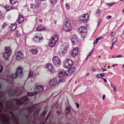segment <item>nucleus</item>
<instances>
[{
    "label": "nucleus",
    "instance_id": "nucleus-1",
    "mask_svg": "<svg viewBox=\"0 0 124 124\" xmlns=\"http://www.w3.org/2000/svg\"><path fill=\"white\" fill-rule=\"evenodd\" d=\"M22 69L23 68L20 66H19L18 67L16 72L13 74L12 75V77L13 79L16 78L19 74L20 75L22 74Z\"/></svg>",
    "mask_w": 124,
    "mask_h": 124
},
{
    "label": "nucleus",
    "instance_id": "nucleus-2",
    "mask_svg": "<svg viewBox=\"0 0 124 124\" xmlns=\"http://www.w3.org/2000/svg\"><path fill=\"white\" fill-rule=\"evenodd\" d=\"M58 39V37L57 35H55L54 36L51 38L49 43V45L51 47L54 46Z\"/></svg>",
    "mask_w": 124,
    "mask_h": 124
},
{
    "label": "nucleus",
    "instance_id": "nucleus-3",
    "mask_svg": "<svg viewBox=\"0 0 124 124\" xmlns=\"http://www.w3.org/2000/svg\"><path fill=\"white\" fill-rule=\"evenodd\" d=\"M89 15L86 13L84 16H79V19L81 21L85 23H87L89 19Z\"/></svg>",
    "mask_w": 124,
    "mask_h": 124
},
{
    "label": "nucleus",
    "instance_id": "nucleus-4",
    "mask_svg": "<svg viewBox=\"0 0 124 124\" xmlns=\"http://www.w3.org/2000/svg\"><path fill=\"white\" fill-rule=\"evenodd\" d=\"M52 61L54 64L56 66H59L61 64V61L59 58L57 56L53 57Z\"/></svg>",
    "mask_w": 124,
    "mask_h": 124
},
{
    "label": "nucleus",
    "instance_id": "nucleus-5",
    "mask_svg": "<svg viewBox=\"0 0 124 124\" xmlns=\"http://www.w3.org/2000/svg\"><path fill=\"white\" fill-rule=\"evenodd\" d=\"M16 59L18 61H21L23 60V54L22 51H19L16 53Z\"/></svg>",
    "mask_w": 124,
    "mask_h": 124
},
{
    "label": "nucleus",
    "instance_id": "nucleus-6",
    "mask_svg": "<svg viewBox=\"0 0 124 124\" xmlns=\"http://www.w3.org/2000/svg\"><path fill=\"white\" fill-rule=\"evenodd\" d=\"M66 62L65 64V67L66 68H70L73 65V62L70 59L66 60Z\"/></svg>",
    "mask_w": 124,
    "mask_h": 124
},
{
    "label": "nucleus",
    "instance_id": "nucleus-7",
    "mask_svg": "<svg viewBox=\"0 0 124 124\" xmlns=\"http://www.w3.org/2000/svg\"><path fill=\"white\" fill-rule=\"evenodd\" d=\"M78 39L76 35H73L71 38V41L73 45L77 44L78 42Z\"/></svg>",
    "mask_w": 124,
    "mask_h": 124
},
{
    "label": "nucleus",
    "instance_id": "nucleus-8",
    "mask_svg": "<svg viewBox=\"0 0 124 124\" xmlns=\"http://www.w3.org/2000/svg\"><path fill=\"white\" fill-rule=\"evenodd\" d=\"M47 69L52 73H53L55 71L52 64L49 63L47 64L46 66Z\"/></svg>",
    "mask_w": 124,
    "mask_h": 124
},
{
    "label": "nucleus",
    "instance_id": "nucleus-9",
    "mask_svg": "<svg viewBox=\"0 0 124 124\" xmlns=\"http://www.w3.org/2000/svg\"><path fill=\"white\" fill-rule=\"evenodd\" d=\"M63 29L64 31H70L71 29L70 24L64 25L63 26Z\"/></svg>",
    "mask_w": 124,
    "mask_h": 124
},
{
    "label": "nucleus",
    "instance_id": "nucleus-10",
    "mask_svg": "<svg viewBox=\"0 0 124 124\" xmlns=\"http://www.w3.org/2000/svg\"><path fill=\"white\" fill-rule=\"evenodd\" d=\"M78 48L76 47L74 48L72 51L71 53L73 57L77 56L78 53Z\"/></svg>",
    "mask_w": 124,
    "mask_h": 124
},
{
    "label": "nucleus",
    "instance_id": "nucleus-11",
    "mask_svg": "<svg viewBox=\"0 0 124 124\" xmlns=\"http://www.w3.org/2000/svg\"><path fill=\"white\" fill-rule=\"evenodd\" d=\"M87 31V28L83 26L81 27L79 29V31L81 33H86Z\"/></svg>",
    "mask_w": 124,
    "mask_h": 124
},
{
    "label": "nucleus",
    "instance_id": "nucleus-12",
    "mask_svg": "<svg viewBox=\"0 0 124 124\" xmlns=\"http://www.w3.org/2000/svg\"><path fill=\"white\" fill-rule=\"evenodd\" d=\"M41 39H42V38L35 36L33 39V41L35 42L38 43L40 42Z\"/></svg>",
    "mask_w": 124,
    "mask_h": 124
},
{
    "label": "nucleus",
    "instance_id": "nucleus-13",
    "mask_svg": "<svg viewBox=\"0 0 124 124\" xmlns=\"http://www.w3.org/2000/svg\"><path fill=\"white\" fill-rule=\"evenodd\" d=\"M57 79L56 78H53L50 81L49 84L50 85H55L57 83Z\"/></svg>",
    "mask_w": 124,
    "mask_h": 124
},
{
    "label": "nucleus",
    "instance_id": "nucleus-14",
    "mask_svg": "<svg viewBox=\"0 0 124 124\" xmlns=\"http://www.w3.org/2000/svg\"><path fill=\"white\" fill-rule=\"evenodd\" d=\"M71 112V108L70 106H68L66 107L65 110V114L68 115L70 114Z\"/></svg>",
    "mask_w": 124,
    "mask_h": 124
},
{
    "label": "nucleus",
    "instance_id": "nucleus-15",
    "mask_svg": "<svg viewBox=\"0 0 124 124\" xmlns=\"http://www.w3.org/2000/svg\"><path fill=\"white\" fill-rule=\"evenodd\" d=\"M11 55L8 53H6V52H4L3 53V56L5 60H8Z\"/></svg>",
    "mask_w": 124,
    "mask_h": 124
},
{
    "label": "nucleus",
    "instance_id": "nucleus-16",
    "mask_svg": "<svg viewBox=\"0 0 124 124\" xmlns=\"http://www.w3.org/2000/svg\"><path fill=\"white\" fill-rule=\"evenodd\" d=\"M4 52H6V53H8L11 55L12 53L11 49V47H6Z\"/></svg>",
    "mask_w": 124,
    "mask_h": 124
},
{
    "label": "nucleus",
    "instance_id": "nucleus-17",
    "mask_svg": "<svg viewBox=\"0 0 124 124\" xmlns=\"http://www.w3.org/2000/svg\"><path fill=\"white\" fill-rule=\"evenodd\" d=\"M36 29L37 31H40L45 30L46 29V28L43 26L40 25V26H37Z\"/></svg>",
    "mask_w": 124,
    "mask_h": 124
},
{
    "label": "nucleus",
    "instance_id": "nucleus-18",
    "mask_svg": "<svg viewBox=\"0 0 124 124\" xmlns=\"http://www.w3.org/2000/svg\"><path fill=\"white\" fill-rule=\"evenodd\" d=\"M68 74L65 71H62L59 73V77L60 78H62L65 75H67Z\"/></svg>",
    "mask_w": 124,
    "mask_h": 124
},
{
    "label": "nucleus",
    "instance_id": "nucleus-19",
    "mask_svg": "<svg viewBox=\"0 0 124 124\" xmlns=\"http://www.w3.org/2000/svg\"><path fill=\"white\" fill-rule=\"evenodd\" d=\"M68 70V72L70 74H71L73 73L75 70V69L74 67H71Z\"/></svg>",
    "mask_w": 124,
    "mask_h": 124
},
{
    "label": "nucleus",
    "instance_id": "nucleus-20",
    "mask_svg": "<svg viewBox=\"0 0 124 124\" xmlns=\"http://www.w3.org/2000/svg\"><path fill=\"white\" fill-rule=\"evenodd\" d=\"M24 20V18L23 16L20 15L19 16V18L18 21V22L19 24H20L22 23Z\"/></svg>",
    "mask_w": 124,
    "mask_h": 124
},
{
    "label": "nucleus",
    "instance_id": "nucleus-21",
    "mask_svg": "<svg viewBox=\"0 0 124 124\" xmlns=\"http://www.w3.org/2000/svg\"><path fill=\"white\" fill-rule=\"evenodd\" d=\"M35 88L37 90L38 92H40L43 90V87L42 86H37Z\"/></svg>",
    "mask_w": 124,
    "mask_h": 124
},
{
    "label": "nucleus",
    "instance_id": "nucleus-22",
    "mask_svg": "<svg viewBox=\"0 0 124 124\" xmlns=\"http://www.w3.org/2000/svg\"><path fill=\"white\" fill-rule=\"evenodd\" d=\"M105 75V73H101L97 75L96 76V77L97 78H99L101 77H103Z\"/></svg>",
    "mask_w": 124,
    "mask_h": 124
},
{
    "label": "nucleus",
    "instance_id": "nucleus-23",
    "mask_svg": "<svg viewBox=\"0 0 124 124\" xmlns=\"http://www.w3.org/2000/svg\"><path fill=\"white\" fill-rule=\"evenodd\" d=\"M4 8L7 11H8L13 8L14 7H11L10 6H9L8 5H7L4 6Z\"/></svg>",
    "mask_w": 124,
    "mask_h": 124
},
{
    "label": "nucleus",
    "instance_id": "nucleus-24",
    "mask_svg": "<svg viewBox=\"0 0 124 124\" xmlns=\"http://www.w3.org/2000/svg\"><path fill=\"white\" fill-rule=\"evenodd\" d=\"M37 6L38 7H39V3H37V4H36V5H35L34 4L32 3L31 5V8L32 9L35 8Z\"/></svg>",
    "mask_w": 124,
    "mask_h": 124
},
{
    "label": "nucleus",
    "instance_id": "nucleus-25",
    "mask_svg": "<svg viewBox=\"0 0 124 124\" xmlns=\"http://www.w3.org/2000/svg\"><path fill=\"white\" fill-rule=\"evenodd\" d=\"M30 50L31 51L32 54H37L38 52L36 48L31 49H30Z\"/></svg>",
    "mask_w": 124,
    "mask_h": 124
},
{
    "label": "nucleus",
    "instance_id": "nucleus-26",
    "mask_svg": "<svg viewBox=\"0 0 124 124\" xmlns=\"http://www.w3.org/2000/svg\"><path fill=\"white\" fill-rule=\"evenodd\" d=\"M64 24H70V22L69 20L67 18H66L64 22Z\"/></svg>",
    "mask_w": 124,
    "mask_h": 124
},
{
    "label": "nucleus",
    "instance_id": "nucleus-27",
    "mask_svg": "<svg viewBox=\"0 0 124 124\" xmlns=\"http://www.w3.org/2000/svg\"><path fill=\"white\" fill-rule=\"evenodd\" d=\"M117 39L116 38L114 37L113 38L112 40V46H113V45L114 43L117 41Z\"/></svg>",
    "mask_w": 124,
    "mask_h": 124
},
{
    "label": "nucleus",
    "instance_id": "nucleus-28",
    "mask_svg": "<svg viewBox=\"0 0 124 124\" xmlns=\"http://www.w3.org/2000/svg\"><path fill=\"white\" fill-rule=\"evenodd\" d=\"M15 102L16 104H23V102L21 101L20 100H16L15 101Z\"/></svg>",
    "mask_w": 124,
    "mask_h": 124
},
{
    "label": "nucleus",
    "instance_id": "nucleus-29",
    "mask_svg": "<svg viewBox=\"0 0 124 124\" xmlns=\"http://www.w3.org/2000/svg\"><path fill=\"white\" fill-rule=\"evenodd\" d=\"M36 94V92H33L29 93L28 94V95L29 96H33Z\"/></svg>",
    "mask_w": 124,
    "mask_h": 124
},
{
    "label": "nucleus",
    "instance_id": "nucleus-30",
    "mask_svg": "<svg viewBox=\"0 0 124 124\" xmlns=\"http://www.w3.org/2000/svg\"><path fill=\"white\" fill-rule=\"evenodd\" d=\"M33 72L31 70L30 71L29 73V76H28V78H31L32 77L33 75Z\"/></svg>",
    "mask_w": 124,
    "mask_h": 124
},
{
    "label": "nucleus",
    "instance_id": "nucleus-31",
    "mask_svg": "<svg viewBox=\"0 0 124 124\" xmlns=\"http://www.w3.org/2000/svg\"><path fill=\"white\" fill-rule=\"evenodd\" d=\"M10 3L12 4H15L17 2V0H10Z\"/></svg>",
    "mask_w": 124,
    "mask_h": 124
},
{
    "label": "nucleus",
    "instance_id": "nucleus-32",
    "mask_svg": "<svg viewBox=\"0 0 124 124\" xmlns=\"http://www.w3.org/2000/svg\"><path fill=\"white\" fill-rule=\"evenodd\" d=\"M16 27V25L14 24H12L10 27L11 28V30H15Z\"/></svg>",
    "mask_w": 124,
    "mask_h": 124
},
{
    "label": "nucleus",
    "instance_id": "nucleus-33",
    "mask_svg": "<svg viewBox=\"0 0 124 124\" xmlns=\"http://www.w3.org/2000/svg\"><path fill=\"white\" fill-rule=\"evenodd\" d=\"M28 100V98L26 96L23 97L22 99V101H26Z\"/></svg>",
    "mask_w": 124,
    "mask_h": 124
},
{
    "label": "nucleus",
    "instance_id": "nucleus-34",
    "mask_svg": "<svg viewBox=\"0 0 124 124\" xmlns=\"http://www.w3.org/2000/svg\"><path fill=\"white\" fill-rule=\"evenodd\" d=\"M51 3L52 4H54L57 2V0H50Z\"/></svg>",
    "mask_w": 124,
    "mask_h": 124
},
{
    "label": "nucleus",
    "instance_id": "nucleus-35",
    "mask_svg": "<svg viewBox=\"0 0 124 124\" xmlns=\"http://www.w3.org/2000/svg\"><path fill=\"white\" fill-rule=\"evenodd\" d=\"M102 37H99L98 38H97L96 39V41L95 43H93V44H95V43H97L98 41V40L101 39Z\"/></svg>",
    "mask_w": 124,
    "mask_h": 124
},
{
    "label": "nucleus",
    "instance_id": "nucleus-36",
    "mask_svg": "<svg viewBox=\"0 0 124 124\" xmlns=\"http://www.w3.org/2000/svg\"><path fill=\"white\" fill-rule=\"evenodd\" d=\"M65 81V79H62L59 81L58 82V84H60L61 83L64 82Z\"/></svg>",
    "mask_w": 124,
    "mask_h": 124
},
{
    "label": "nucleus",
    "instance_id": "nucleus-37",
    "mask_svg": "<svg viewBox=\"0 0 124 124\" xmlns=\"http://www.w3.org/2000/svg\"><path fill=\"white\" fill-rule=\"evenodd\" d=\"M116 34V33L115 32L113 31L111 33V36L113 37Z\"/></svg>",
    "mask_w": 124,
    "mask_h": 124
},
{
    "label": "nucleus",
    "instance_id": "nucleus-38",
    "mask_svg": "<svg viewBox=\"0 0 124 124\" xmlns=\"http://www.w3.org/2000/svg\"><path fill=\"white\" fill-rule=\"evenodd\" d=\"M3 69V66L1 65H0V73L2 72Z\"/></svg>",
    "mask_w": 124,
    "mask_h": 124
},
{
    "label": "nucleus",
    "instance_id": "nucleus-39",
    "mask_svg": "<svg viewBox=\"0 0 124 124\" xmlns=\"http://www.w3.org/2000/svg\"><path fill=\"white\" fill-rule=\"evenodd\" d=\"M66 8L68 10L70 9L69 5L68 4H66L65 5Z\"/></svg>",
    "mask_w": 124,
    "mask_h": 124
},
{
    "label": "nucleus",
    "instance_id": "nucleus-40",
    "mask_svg": "<svg viewBox=\"0 0 124 124\" xmlns=\"http://www.w3.org/2000/svg\"><path fill=\"white\" fill-rule=\"evenodd\" d=\"M39 109H38L36 110L35 112V114L37 115L38 114H39Z\"/></svg>",
    "mask_w": 124,
    "mask_h": 124
},
{
    "label": "nucleus",
    "instance_id": "nucleus-41",
    "mask_svg": "<svg viewBox=\"0 0 124 124\" xmlns=\"http://www.w3.org/2000/svg\"><path fill=\"white\" fill-rule=\"evenodd\" d=\"M85 34L81 33V37L83 38H84L85 37Z\"/></svg>",
    "mask_w": 124,
    "mask_h": 124
},
{
    "label": "nucleus",
    "instance_id": "nucleus-42",
    "mask_svg": "<svg viewBox=\"0 0 124 124\" xmlns=\"http://www.w3.org/2000/svg\"><path fill=\"white\" fill-rule=\"evenodd\" d=\"M38 104H36L34 106H31V108H33V109L35 107H37V106H38Z\"/></svg>",
    "mask_w": 124,
    "mask_h": 124
},
{
    "label": "nucleus",
    "instance_id": "nucleus-43",
    "mask_svg": "<svg viewBox=\"0 0 124 124\" xmlns=\"http://www.w3.org/2000/svg\"><path fill=\"white\" fill-rule=\"evenodd\" d=\"M6 26V24L5 23H4L2 26V28H4Z\"/></svg>",
    "mask_w": 124,
    "mask_h": 124
},
{
    "label": "nucleus",
    "instance_id": "nucleus-44",
    "mask_svg": "<svg viewBox=\"0 0 124 124\" xmlns=\"http://www.w3.org/2000/svg\"><path fill=\"white\" fill-rule=\"evenodd\" d=\"M47 111V110H44L43 111V116H44L45 115V114L46 113Z\"/></svg>",
    "mask_w": 124,
    "mask_h": 124
},
{
    "label": "nucleus",
    "instance_id": "nucleus-45",
    "mask_svg": "<svg viewBox=\"0 0 124 124\" xmlns=\"http://www.w3.org/2000/svg\"><path fill=\"white\" fill-rule=\"evenodd\" d=\"M92 54V53H91L90 52L89 53V55H88L86 59H87L90 57V56Z\"/></svg>",
    "mask_w": 124,
    "mask_h": 124
},
{
    "label": "nucleus",
    "instance_id": "nucleus-46",
    "mask_svg": "<svg viewBox=\"0 0 124 124\" xmlns=\"http://www.w3.org/2000/svg\"><path fill=\"white\" fill-rule=\"evenodd\" d=\"M67 50H65L64 51H62V53L63 54H64L66 53L67 52Z\"/></svg>",
    "mask_w": 124,
    "mask_h": 124
},
{
    "label": "nucleus",
    "instance_id": "nucleus-47",
    "mask_svg": "<svg viewBox=\"0 0 124 124\" xmlns=\"http://www.w3.org/2000/svg\"><path fill=\"white\" fill-rule=\"evenodd\" d=\"M100 12V10L99 9H98L96 11V13L97 14H99Z\"/></svg>",
    "mask_w": 124,
    "mask_h": 124
},
{
    "label": "nucleus",
    "instance_id": "nucleus-48",
    "mask_svg": "<svg viewBox=\"0 0 124 124\" xmlns=\"http://www.w3.org/2000/svg\"><path fill=\"white\" fill-rule=\"evenodd\" d=\"M75 104L76 105V107L77 108H78L79 107V104H78L77 103H76Z\"/></svg>",
    "mask_w": 124,
    "mask_h": 124
},
{
    "label": "nucleus",
    "instance_id": "nucleus-49",
    "mask_svg": "<svg viewBox=\"0 0 124 124\" xmlns=\"http://www.w3.org/2000/svg\"><path fill=\"white\" fill-rule=\"evenodd\" d=\"M12 93H13L12 94H13V92L12 90V91H9V94H10V95H10L11 94H12Z\"/></svg>",
    "mask_w": 124,
    "mask_h": 124
},
{
    "label": "nucleus",
    "instance_id": "nucleus-50",
    "mask_svg": "<svg viewBox=\"0 0 124 124\" xmlns=\"http://www.w3.org/2000/svg\"><path fill=\"white\" fill-rule=\"evenodd\" d=\"M16 35L18 36H19L20 35V34L19 32L18 31H17L16 32Z\"/></svg>",
    "mask_w": 124,
    "mask_h": 124
},
{
    "label": "nucleus",
    "instance_id": "nucleus-51",
    "mask_svg": "<svg viewBox=\"0 0 124 124\" xmlns=\"http://www.w3.org/2000/svg\"><path fill=\"white\" fill-rule=\"evenodd\" d=\"M111 18V16H108L107 18V19H109L110 18Z\"/></svg>",
    "mask_w": 124,
    "mask_h": 124
},
{
    "label": "nucleus",
    "instance_id": "nucleus-52",
    "mask_svg": "<svg viewBox=\"0 0 124 124\" xmlns=\"http://www.w3.org/2000/svg\"><path fill=\"white\" fill-rule=\"evenodd\" d=\"M101 19H100L99 20V23H98V26H99V24L101 23Z\"/></svg>",
    "mask_w": 124,
    "mask_h": 124
},
{
    "label": "nucleus",
    "instance_id": "nucleus-53",
    "mask_svg": "<svg viewBox=\"0 0 124 124\" xmlns=\"http://www.w3.org/2000/svg\"><path fill=\"white\" fill-rule=\"evenodd\" d=\"M111 87L112 88H113V87H114L115 86L113 84H111Z\"/></svg>",
    "mask_w": 124,
    "mask_h": 124
},
{
    "label": "nucleus",
    "instance_id": "nucleus-54",
    "mask_svg": "<svg viewBox=\"0 0 124 124\" xmlns=\"http://www.w3.org/2000/svg\"><path fill=\"white\" fill-rule=\"evenodd\" d=\"M105 95L104 94L103 95L102 99L103 100H104L105 99Z\"/></svg>",
    "mask_w": 124,
    "mask_h": 124
},
{
    "label": "nucleus",
    "instance_id": "nucleus-55",
    "mask_svg": "<svg viewBox=\"0 0 124 124\" xmlns=\"http://www.w3.org/2000/svg\"><path fill=\"white\" fill-rule=\"evenodd\" d=\"M114 88V92H116V87L115 86L114 87H113Z\"/></svg>",
    "mask_w": 124,
    "mask_h": 124
},
{
    "label": "nucleus",
    "instance_id": "nucleus-56",
    "mask_svg": "<svg viewBox=\"0 0 124 124\" xmlns=\"http://www.w3.org/2000/svg\"><path fill=\"white\" fill-rule=\"evenodd\" d=\"M101 79H103V80L105 82H107V81L104 78H102Z\"/></svg>",
    "mask_w": 124,
    "mask_h": 124
},
{
    "label": "nucleus",
    "instance_id": "nucleus-57",
    "mask_svg": "<svg viewBox=\"0 0 124 124\" xmlns=\"http://www.w3.org/2000/svg\"><path fill=\"white\" fill-rule=\"evenodd\" d=\"M91 70L93 71H95L96 70V69L93 68H92Z\"/></svg>",
    "mask_w": 124,
    "mask_h": 124
},
{
    "label": "nucleus",
    "instance_id": "nucleus-58",
    "mask_svg": "<svg viewBox=\"0 0 124 124\" xmlns=\"http://www.w3.org/2000/svg\"><path fill=\"white\" fill-rule=\"evenodd\" d=\"M122 55L121 54H120L118 56L116 57H121L122 56Z\"/></svg>",
    "mask_w": 124,
    "mask_h": 124
},
{
    "label": "nucleus",
    "instance_id": "nucleus-59",
    "mask_svg": "<svg viewBox=\"0 0 124 124\" xmlns=\"http://www.w3.org/2000/svg\"><path fill=\"white\" fill-rule=\"evenodd\" d=\"M51 113H49L48 116H47V118H48L49 117V116L50 115H51Z\"/></svg>",
    "mask_w": 124,
    "mask_h": 124
},
{
    "label": "nucleus",
    "instance_id": "nucleus-60",
    "mask_svg": "<svg viewBox=\"0 0 124 124\" xmlns=\"http://www.w3.org/2000/svg\"><path fill=\"white\" fill-rule=\"evenodd\" d=\"M57 113L59 115L60 114V112H59V111H57Z\"/></svg>",
    "mask_w": 124,
    "mask_h": 124
},
{
    "label": "nucleus",
    "instance_id": "nucleus-61",
    "mask_svg": "<svg viewBox=\"0 0 124 124\" xmlns=\"http://www.w3.org/2000/svg\"><path fill=\"white\" fill-rule=\"evenodd\" d=\"M39 21L40 22H41L42 21V19H39Z\"/></svg>",
    "mask_w": 124,
    "mask_h": 124
},
{
    "label": "nucleus",
    "instance_id": "nucleus-62",
    "mask_svg": "<svg viewBox=\"0 0 124 124\" xmlns=\"http://www.w3.org/2000/svg\"><path fill=\"white\" fill-rule=\"evenodd\" d=\"M0 106H2V104L1 103H0Z\"/></svg>",
    "mask_w": 124,
    "mask_h": 124
},
{
    "label": "nucleus",
    "instance_id": "nucleus-63",
    "mask_svg": "<svg viewBox=\"0 0 124 124\" xmlns=\"http://www.w3.org/2000/svg\"><path fill=\"white\" fill-rule=\"evenodd\" d=\"M93 49L92 50H91V51L90 52L91 53H93Z\"/></svg>",
    "mask_w": 124,
    "mask_h": 124
},
{
    "label": "nucleus",
    "instance_id": "nucleus-64",
    "mask_svg": "<svg viewBox=\"0 0 124 124\" xmlns=\"http://www.w3.org/2000/svg\"><path fill=\"white\" fill-rule=\"evenodd\" d=\"M106 69H103V70H102V71H106Z\"/></svg>",
    "mask_w": 124,
    "mask_h": 124
}]
</instances>
